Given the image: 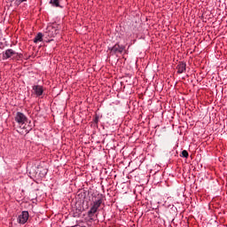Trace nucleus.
<instances>
[{"label":"nucleus","mask_w":227,"mask_h":227,"mask_svg":"<svg viewBox=\"0 0 227 227\" xmlns=\"http://www.w3.org/2000/svg\"><path fill=\"white\" fill-rule=\"evenodd\" d=\"M59 27L58 25L53 24L48 26L46 31L43 33L44 42H46V43H51V42L54 40L53 38H56V36L59 35Z\"/></svg>","instance_id":"nucleus-1"},{"label":"nucleus","mask_w":227,"mask_h":227,"mask_svg":"<svg viewBox=\"0 0 227 227\" xmlns=\"http://www.w3.org/2000/svg\"><path fill=\"white\" fill-rule=\"evenodd\" d=\"M102 196V194L98 195V200L91 203L90 209L87 213L88 217H93V215L98 212V208H100V205H102V201H104Z\"/></svg>","instance_id":"nucleus-2"},{"label":"nucleus","mask_w":227,"mask_h":227,"mask_svg":"<svg viewBox=\"0 0 227 227\" xmlns=\"http://www.w3.org/2000/svg\"><path fill=\"white\" fill-rule=\"evenodd\" d=\"M20 59L22 58V54L13 51V49H7L2 52V59L4 61L6 59Z\"/></svg>","instance_id":"nucleus-3"},{"label":"nucleus","mask_w":227,"mask_h":227,"mask_svg":"<svg viewBox=\"0 0 227 227\" xmlns=\"http://www.w3.org/2000/svg\"><path fill=\"white\" fill-rule=\"evenodd\" d=\"M111 56H118V54H123L125 51V45H120V43H116L114 46L108 47Z\"/></svg>","instance_id":"nucleus-4"},{"label":"nucleus","mask_w":227,"mask_h":227,"mask_svg":"<svg viewBox=\"0 0 227 227\" xmlns=\"http://www.w3.org/2000/svg\"><path fill=\"white\" fill-rule=\"evenodd\" d=\"M14 120L16 123H19V125H24V123H27V116H26L22 112H17Z\"/></svg>","instance_id":"nucleus-5"},{"label":"nucleus","mask_w":227,"mask_h":227,"mask_svg":"<svg viewBox=\"0 0 227 227\" xmlns=\"http://www.w3.org/2000/svg\"><path fill=\"white\" fill-rule=\"evenodd\" d=\"M29 219V212L22 211L21 214L18 216L19 224H26Z\"/></svg>","instance_id":"nucleus-6"},{"label":"nucleus","mask_w":227,"mask_h":227,"mask_svg":"<svg viewBox=\"0 0 227 227\" xmlns=\"http://www.w3.org/2000/svg\"><path fill=\"white\" fill-rule=\"evenodd\" d=\"M176 68L177 74H184L187 70V64L184 61H180Z\"/></svg>","instance_id":"nucleus-7"},{"label":"nucleus","mask_w":227,"mask_h":227,"mask_svg":"<svg viewBox=\"0 0 227 227\" xmlns=\"http://www.w3.org/2000/svg\"><path fill=\"white\" fill-rule=\"evenodd\" d=\"M32 90L37 97H42L43 95V86L42 85H34Z\"/></svg>","instance_id":"nucleus-8"},{"label":"nucleus","mask_w":227,"mask_h":227,"mask_svg":"<svg viewBox=\"0 0 227 227\" xmlns=\"http://www.w3.org/2000/svg\"><path fill=\"white\" fill-rule=\"evenodd\" d=\"M50 4H51V6H53V8H63V6H61V4H59L61 3V0H50Z\"/></svg>","instance_id":"nucleus-9"},{"label":"nucleus","mask_w":227,"mask_h":227,"mask_svg":"<svg viewBox=\"0 0 227 227\" xmlns=\"http://www.w3.org/2000/svg\"><path fill=\"white\" fill-rule=\"evenodd\" d=\"M38 42H43V34L39 32L34 38V43H38Z\"/></svg>","instance_id":"nucleus-10"},{"label":"nucleus","mask_w":227,"mask_h":227,"mask_svg":"<svg viewBox=\"0 0 227 227\" xmlns=\"http://www.w3.org/2000/svg\"><path fill=\"white\" fill-rule=\"evenodd\" d=\"M81 214H82V207H76L75 211H74L73 215L74 217H80Z\"/></svg>","instance_id":"nucleus-11"},{"label":"nucleus","mask_w":227,"mask_h":227,"mask_svg":"<svg viewBox=\"0 0 227 227\" xmlns=\"http://www.w3.org/2000/svg\"><path fill=\"white\" fill-rule=\"evenodd\" d=\"M99 121H100V115L96 114L93 118V123H95V125H98Z\"/></svg>","instance_id":"nucleus-12"},{"label":"nucleus","mask_w":227,"mask_h":227,"mask_svg":"<svg viewBox=\"0 0 227 227\" xmlns=\"http://www.w3.org/2000/svg\"><path fill=\"white\" fill-rule=\"evenodd\" d=\"M180 157H183L184 159H188L189 158V153L187 152V150H184L182 151Z\"/></svg>","instance_id":"nucleus-13"},{"label":"nucleus","mask_w":227,"mask_h":227,"mask_svg":"<svg viewBox=\"0 0 227 227\" xmlns=\"http://www.w3.org/2000/svg\"><path fill=\"white\" fill-rule=\"evenodd\" d=\"M26 1L27 0H15V4L16 6H20V4H22V3H26Z\"/></svg>","instance_id":"nucleus-14"},{"label":"nucleus","mask_w":227,"mask_h":227,"mask_svg":"<svg viewBox=\"0 0 227 227\" xmlns=\"http://www.w3.org/2000/svg\"><path fill=\"white\" fill-rule=\"evenodd\" d=\"M124 54H127V51H124Z\"/></svg>","instance_id":"nucleus-15"}]
</instances>
